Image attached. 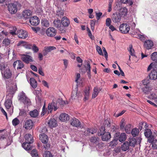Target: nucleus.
Instances as JSON below:
<instances>
[{"label": "nucleus", "mask_w": 157, "mask_h": 157, "mask_svg": "<svg viewBox=\"0 0 157 157\" xmlns=\"http://www.w3.org/2000/svg\"><path fill=\"white\" fill-rule=\"evenodd\" d=\"M7 94L6 95V98L4 105L7 109L10 108L12 109L10 113H13V107L12 104V98L13 95L17 89V84L15 82H12L10 81L7 86Z\"/></svg>", "instance_id": "nucleus-1"}, {"label": "nucleus", "mask_w": 157, "mask_h": 157, "mask_svg": "<svg viewBox=\"0 0 157 157\" xmlns=\"http://www.w3.org/2000/svg\"><path fill=\"white\" fill-rule=\"evenodd\" d=\"M25 142L22 144V147L27 151L31 150L32 147L30 144L33 142V139L32 135L30 134H26L25 136Z\"/></svg>", "instance_id": "nucleus-2"}, {"label": "nucleus", "mask_w": 157, "mask_h": 157, "mask_svg": "<svg viewBox=\"0 0 157 157\" xmlns=\"http://www.w3.org/2000/svg\"><path fill=\"white\" fill-rule=\"evenodd\" d=\"M21 5L17 2H15L13 3L9 4L8 6V9L9 12L11 14L16 13L17 11V9L20 8Z\"/></svg>", "instance_id": "nucleus-3"}, {"label": "nucleus", "mask_w": 157, "mask_h": 157, "mask_svg": "<svg viewBox=\"0 0 157 157\" xmlns=\"http://www.w3.org/2000/svg\"><path fill=\"white\" fill-rule=\"evenodd\" d=\"M39 137L40 140L44 144V148L46 149L49 148L50 145L48 143V136L44 133H42L40 135Z\"/></svg>", "instance_id": "nucleus-4"}, {"label": "nucleus", "mask_w": 157, "mask_h": 157, "mask_svg": "<svg viewBox=\"0 0 157 157\" xmlns=\"http://www.w3.org/2000/svg\"><path fill=\"white\" fill-rule=\"evenodd\" d=\"M19 100L23 103L25 105H29L31 102L30 99L25 95V94L23 92H21L19 95Z\"/></svg>", "instance_id": "nucleus-5"}, {"label": "nucleus", "mask_w": 157, "mask_h": 157, "mask_svg": "<svg viewBox=\"0 0 157 157\" xmlns=\"http://www.w3.org/2000/svg\"><path fill=\"white\" fill-rule=\"evenodd\" d=\"M120 31L123 33H127L130 30V27L128 24L126 23H123L119 26Z\"/></svg>", "instance_id": "nucleus-6"}, {"label": "nucleus", "mask_w": 157, "mask_h": 157, "mask_svg": "<svg viewBox=\"0 0 157 157\" xmlns=\"http://www.w3.org/2000/svg\"><path fill=\"white\" fill-rule=\"evenodd\" d=\"M26 54H22L21 55V59L24 62L28 63L29 62L33 61V58L27 54H30V52H26Z\"/></svg>", "instance_id": "nucleus-7"}, {"label": "nucleus", "mask_w": 157, "mask_h": 157, "mask_svg": "<svg viewBox=\"0 0 157 157\" xmlns=\"http://www.w3.org/2000/svg\"><path fill=\"white\" fill-rule=\"evenodd\" d=\"M57 30L52 27H50L47 29L46 31V33L49 37L54 36L56 34Z\"/></svg>", "instance_id": "nucleus-8"}, {"label": "nucleus", "mask_w": 157, "mask_h": 157, "mask_svg": "<svg viewBox=\"0 0 157 157\" xmlns=\"http://www.w3.org/2000/svg\"><path fill=\"white\" fill-rule=\"evenodd\" d=\"M34 123L32 120H28L25 122L23 127L27 130L32 129L34 125Z\"/></svg>", "instance_id": "nucleus-9"}, {"label": "nucleus", "mask_w": 157, "mask_h": 157, "mask_svg": "<svg viewBox=\"0 0 157 157\" xmlns=\"http://www.w3.org/2000/svg\"><path fill=\"white\" fill-rule=\"evenodd\" d=\"M87 63L86 67L81 69V71L83 73H85L86 71L89 78H90L91 77L90 64L88 62H87Z\"/></svg>", "instance_id": "nucleus-10"}, {"label": "nucleus", "mask_w": 157, "mask_h": 157, "mask_svg": "<svg viewBox=\"0 0 157 157\" xmlns=\"http://www.w3.org/2000/svg\"><path fill=\"white\" fill-rule=\"evenodd\" d=\"M2 74L3 77L5 79L10 78L12 75L11 72L8 68L2 71Z\"/></svg>", "instance_id": "nucleus-11"}, {"label": "nucleus", "mask_w": 157, "mask_h": 157, "mask_svg": "<svg viewBox=\"0 0 157 157\" xmlns=\"http://www.w3.org/2000/svg\"><path fill=\"white\" fill-rule=\"evenodd\" d=\"M105 122L106 123H105V127H101L100 128V129L98 132V134L99 136H102L104 133H106L105 131V127L107 126L108 127H110V122H109L108 121H105Z\"/></svg>", "instance_id": "nucleus-12"}, {"label": "nucleus", "mask_w": 157, "mask_h": 157, "mask_svg": "<svg viewBox=\"0 0 157 157\" xmlns=\"http://www.w3.org/2000/svg\"><path fill=\"white\" fill-rule=\"evenodd\" d=\"M58 108L57 106V104L52 101L51 103L48 104V113H51L53 109L54 111H56Z\"/></svg>", "instance_id": "nucleus-13"}, {"label": "nucleus", "mask_w": 157, "mask_h": 157, "mask_svg": "<svg viewBox=\"0 0 157 157\" xmlns=\"http://www.w3.org/2000/svg\"><path fill=\"white\" fill-rule=\"evenodd\" d=\"M17 35L19 38L23 39L26 38L28 36L27 33L25 30L21 29L17 31Z\"/></svg>", "instance_id": "nucleus-14"}, {"label": "nucleus", "mask_w": 157, "mask_h": 157, "mask_svg": "<svg viewBox=\"0 0 157 157\" xmlns=\"http://www.w3.org/2000/svg\"><path fill=\"white\" fill-rule=\"evenodd\" d=\"M112 19L114 23H118L121 21V16L118 13H115L112 15Z\"/></svg>", "instance_id": "nucleus-15"}, {"label": "nucleus", "mask_w": 157, "mask_h": 157, "mask_svg": "<svg viewBox=\"0 0 157 157\" xmlns=\"http://www.w3.org/2000/svg\"><path fill=\"white\" fill-rule=\"evenodd\" d=\"M29 22L32 25L36 26L39 24L40 21L37 17L34 16L30 18Z\"/></svg>", "instance_id": "nucleus-16"}, {"label": "nucleus", "mask_w": 157, "mask_h": 157, "mask_svg": "<svg viewBox=\"0 0 157 157\" xmlns=\"http://www.w3.org/2000/svg\"><path fill=\"white\" fill-rule=\"evenodd\" d=\"M56 48L54 46H45L43 50V54L44 56H46L49 52L52 50L56 49Z\"/></svg>", "instance_id": "nucleus-17"}, {"label": "nucleus", "mask_w": 157, "mask_h": 157, "mask_svg": "<svg viewBox=\"0 0 157 157\" xmlns=\"http://www.w3.org/2000/svg\"><path fill=\"white\" fill-rule=\"evenodd\" d=\"M153 42L151 40H146L144 42V47L147 49H151L153 47Z\"/></svg>", "instance_id": "nucleus-18"}, {"label": "nucleus", "mask_w": 157, "mask_h": 157, "mask_svg": "<svg viewBox=\"0 0 157 157\" xmlns=\"http://www.w3.org/2000/svg\"><path fill=\"white\" fill-rule=\"evenodd\" d=\"M61 23L64 27H67L70 24V21L67 17H64L61 19Z\"/></svg>", "instance_id": "nucleus-19"}, {"label": "nucleus", "mask_w": 157, "mask_h": 157, "mask_svg": "<svg viewBox=\"0 0 157 157\" xmlns=\"http://www.w3.org/2000/svg\"><path fill=\"white\" fill-rule=\"evenodd\" d=\"M13 65L14 68L17 66V69H21L24 67L23 63L19 60L15 61L13 63Z\"/></svg>", "instance_id": "nucleus-20"}, {"label": "nucleus", "mask_w": 157, "mask_h": 157, "mask_svg": "<svg viewBox=\"0 0 157 157\" xmlns=\"http://www.w3.org/2000/svg\"><path fill=\"white\" fill-rule=\"evenodd\" d=\"M49 126L51 128L56 127L57 125V121L55 118H51L48 122Z\"/></svg>", "instance_id": "nucleus-21"}, {"label": "nucleus", "mask_w": 157, "mask_h": 157, "mask_svg": "<svg viewBox=\"0 0 157 157\" xmlns=\"http://www.w3.org/2000/svg\"><path fill=\"white\" fill-rule=\"evenodd\" d=\"M71 124L73 126H75L76 127H80L81 125L80 121L77 118H74V119L72 118Z\"/></svg>", "instance_id": "nucleus-22"}, {"label": "nucleus", "mask_w": 157, "mask_h": 157, "mask_svg": "<svg viewBox=\"0 0 157 157\" xmlns=\"http://www.w3.org/2000/svg\"><path fill=\"white\" fill-rule=\"evenodd\" d=\"M149 77L150 79L155 80L157 78V71L155 70H152L149 74Z\"/></svg>", "instance_id": "nucleus-23"}, {"label": "nucleus", "mask_w": 157, "mask_h": 157, "mask_svg": "<svg viewBox=\"0 0 157 157\" xmlns=\"http://www.w3.org/2000/svg\"><path fill=\"white\" fill-rule=\"evenodd\" d=\"M32 15V12L30 10H25L23 13V17L25 18L28 19Z\"/></svg>", "instance_id": "nucleus-24"}, {"label": "nucleus", "mask_w": 157, "mask_h": 157, "mask_svg": "<svg viewBox=\"0 0 157 157\" xmlns=\"http://www.w3.org/2000/svg\"><path fill=\"white\" fill-rule=\"evenodd\" d=\"M130 146L128 142L126 141L123 144L121 148L123 151H126L129 149Z\"/></svg>", "instance_id": "nucleus-25"}, {"label": "nucleus", "mask_w": 157, "mask_h": 157, "mask_svg": "<svg viewBox=\"0 0 157 157\" xmlns=\"http://www.w3.org/2000/svg\"><path fill=\"white\" fill-rule=\"evenodd\" d=\"M90 90L89 87H88L86 88L84 91L85 94L83 100L85 101L88 100L89 99L90 94Z\"/></svg>", "instance_id": "nucleus-26"}, {"label": "nucleus", "mask_w": 157, "mask_h": 157, "mask_svg": "<svg viewBox=\"0 0 157 157\" xmlns=\"http://www.w3.org/2000/svg\"><path fill=\"white\" fill-rule=\"evenodd\" d=\"M111 138V135L109 132H107L102 136L101 139L103 141H107Z\"/></svg>", "instance_id": "nucleus-27"}, {"label": "nucleus", "mask_w": 157, "mask_h": 157, "mask_svg": "<svg viewBox=\"0 0 157 157\" xmlns=\"http://www.w3.org/2000/svg\"><path fill=\"white\" fill-rule=\"evenodd\" d=\"M7 136L6 129L0 130V140H4Z\"/></svg>", "instance_id": "nucleus-28"}, {"label": "nucleus", "mask_w": 157, "mask_h": 157, "mask_svg": "<svg viewBox=\"0 0 157 157\" xmlns=\"http://www.w3.org/2000/svg\"><path fill=\"white\" fill-rule=\"evenodd\" d=\"M101 90V89L99 88H98L97 87H94V92L92 96V98H95L97 96Z\"/></svg>", "instance_id": "nucleus-29"}, {"label": "nucleus", "mask_w": 157, "mask_h": 157, "mask_svg": "<svg viewBox=\"0 0 157 157\" xmlns=\"http://www.w3.org/2000/svg\"><path fill=\"white\" fill-rule=\"evenodd\" d=\"M144 134L145 136L147 138L150 137L152 138L151 135L152 134V132L150 129H148V128L144 129Z\"/></svg>", "instance_id": "nucleus-30"}, {"label": "nucleus", "mask_w": 157, "mask_h": 157, "mask_svg": "<svg viewBox=\"0 0 157 157\" xmlns=\"http://www.w3.org/2000/svg\"><path fill=\"white\" fill-rule=\"evenodd\" d=\"M30 81L31 86L33 88H36L37 86V82L36 80L33 78H31Z\"/></svg>", "instance_id": "nucleus-31"}, {"label": "nucleus", "mask_w": 157, "mask_h": 157, "mask_svg": "<svg viewBox=\"0 0 157 157\" xmlns=\"http://www.w3.org/2000/svg\"><path fill=\"white\" fill-rule=\"evenodd\" d=\"M29 114L32 117L35 118L38 117L39 115V112L37 109H34L29 112Z\"/></svg>", "instance_id": "nucleus-32"}, {"label": "nucleus", "mask_w": 157, "mask_h": 157, "mask_svg": "<svg viewBox=\"0 0 157 157\" xmlns=\"http://www.w3.org/2000/svg\"><path fill=\"white\" fill-rule=\"evenodd\" d=\"M142 90L144 94H148L151 90V87L150 86H143L142 87Z\"/></svg>", "instance_id": "nucleus-33"}, {"label": "nucleus", "mask_w": 157, "mask_h": 157, "mask_svg": "<svg viewBox=\"0 0 157 157\" xmlns=\"http://www.w3.org/2000/svg\"><path fill=\"white\" fill-rule=\"evenodd\" d=\"M149 142L152 144V147L153 149H157V140H154V139L151 138L149 140Z\"/></svg>", "instance_id": "nucleus-34"}, {"label": "nucleus", "mask_w": 157, "mask_h": 157, "mask_svg": "<svg viewBox=\"0 0 157 157\" xmlns=\"http://www.w3.org/2000/svg\"><path fill=\"white\" fill-rule=\"evenodd\" d=\"M148 126L146 122H141L139 123V129L141 131L143 128L144 129L148 128Z\"/></svg>", "instance_id": "nucleus-35"}, {"label": "nucleus", "mask_w": 157, "mask_h": 157, "mask_svg": "<svg viewBox=\"0 0 157 157\" xmlns=\"http://www.w3.org/2000/svg\"><path fill=\"white\" fill-rule=\"evenodd\" d=\"M127 13V10L125 7L121 8L120 10L119 13H118L121 16H124L126 15Z\"/></svg>", "instance_id": "nucleus-36"}, {"label": "nucleus", "mask_w": 157, "mask_h": 157, "mask_svg": "<svg viewBox=\"0 0 157 157\" xmlns=\"http://www.w3.org/2000/svg\"><path fill=\"white\" fill-rule=\"evenodd\" d=\"M128 140L129 145L132 147L135 146L137 142L136 139L134 138H130Z\"/></svg>", "instance_id": "nucleus-37"}, {"label": "nucleus", "mask_w": 157, "mask_h": 157, "mask_svg": "<svg viewBox=\"0 0 157 157\" xmlns=\"http://www.w3.org/2000/svg\"><path fill=\"white\" fill-rule=\"evenodd\" d=\"M131 132L133 136L135 137L138 135L139 132V129L136 128H135L132 130Z\"/></svg>", "instance_id": "nucleus-38"}, {"label": "nucleus", "mask_w": 157, "mask_h": 157, "mask_svg": "<svg viewBox=\"0 0 157 157\" xmlns=\"http://www.w3.org/2000/svg\"><path fill=\"white\" fill-rule=\"evenodd\" d=\"M127 138V136L124 133H121L120 136L119 140L121 142L124 141Z\"/></svg>", "instance_id": "nucleus-39"}, {"label": "nucleus", "mask_w": 157, "mask_h": 157, "mask_svg": "<svg viewBox=\"0 0 157 157\" xmlns=\"http://www.w3.org/2000/svg\"><path fill=\"white\" fill-rule=\"evenodd\" d=\"M90 141L93 143L95 144H99V139L97 137H92L90 139Z\"/></svg>", "instance_id": "nucleus-40"}, {"label": "nucleus", "mask_w": 157, "mask_h": 157, "mask_svg": "<svg viewBox=\"0 0 157 157\" xmlns=\"http://www.w3.org/2000/svg\"><path fill=\"white\" fill-rule=\"evenodd\" d=\"M61 21L59 20L55 19L53 22L54 26L57 28L60 27L61 26Z\"/></svg>", "instance_id": "nucleus-41"}, {"label": "nucleus", "mask_w": 157, "mask_h": 157, "mask_svg": "<svg viewBox=\"0 0 157 157\" xmlns=\"http://www.w3.org/2000/svg\"><path fill=\"white\" fill-rule=\"evenodd\" d=\"M64 14V11L61 8H58L56 13V15L59 17L63 16Z\"/></svg>", "instance_id": "nucleus-42"}, {"label": "nucleus", "mask_w": 157, "mask_h": 157, "mask_svg": "<svg viewBox=\"0 0 157 157\" xmlns=\"http://www.w3.org/2000/svg\"><path fill=\"white\" fill-rule=\"evenodd\" d=\"M41 24L43 26L46 27H48L49 26L48 21L45 19L41 20Z\"/></svg>", "instance_id": "nucleus-43"}, {"label": "nucleus", "mask_w": 157, "mask_h": 157, "mask_svg": "<svg viewBox=\"0 0 157 157\" xmlns=\"http://www.w3.org/2000/svg\"><path fill=\"white\" fill-rule=\"evenodd\" d=\"M78 94L77 90H74L72 91L71 96L72 99H76L78 98Z\"/></svg>", "instance_id": "nucleus-44"}, {"label": "nucleus", "mask_w": 157, "mask_h": 157, "mask_svg": "<svg viewBox=\"0 0 157 157\" xmlns=\"http://www.w3.org/2000/svg\"><path fill=\"white\" fill-rule=\"evenodd\" d=\"M128 50L131 56H134L135 51L134 49L132 48V45H129Z\"/></svg>", "instance_id": "nucleus-45"}, {"label": "nucleus", "mask_w": 157, "mask_h": 157, "mask_svg": "<svg viewBox=\"0 0 157 157\" xmlns=\"http://www.w3.org/2000/svg\"><path fill=\"white\" fill-rule=\"evenodd\" d=\"M131 125L130 124H128V125L126 126L125 127V130L126 133H127L128 134H129L131 133Z\"/></svg>", "instance_id": "nucleus-46"}, {"label": "nucleus", "mask_w": 157, "mask_h": 157, "mask_svg": "<svg viewBox=\"0 0 157 157\" xmlns=\"http://www.w3.org/2000/svg\"><path fill=\"white\" fill-rule=\"evenodd\" d=\"M20 121L18 119V118H14L12 121V123L13 125L15 126L20 123Z\"/></svg>", "instance_id": "nucleus-47"}, {"label": "nucleus", "mask_w": 157, "mask_h": 157, "mask_svg": "<svg viewBox=\"0 0 157 157\" xmlns=\"http://www.w3.org/2000/svg\"><path fill=\"white\" fill-rule=\"evenodd\" d=\"M151 58L152 60L154 61H157V52L153 53L151 55Z\"/></svg>", "instance_id": "nucleus-48"}, {"label": "nucleus", "mask_w": 157, "mask_h": 157, "mask_svg": "<svg viewBox=\"0 0 157 157\" xmlns=\"http://www.w3.org/2000/svg\"><path fill=\"white\" fill-rule=\"evenodd\" d=\"M150 81L148 79H144L142 81V85L144 86H149Z\"/></svg>", "instance_id": "nucleus-49"}, {"label": "nucleus", "mask_w": 157, "mask_h": 157, "mask_svg": "<svg viewBox=\"0 0 157 157\" xmlns=\"http://www.w3.org/2000/svg\"><path fill=\"white\" fill-rule=\"evenodd\" d=\"M31 154L33 157H39L37 151L36 149H33L31 151Z\"/></svg>", "instance_id": "nucleus-50"}, {"label": "nucleus", "mask_w": 157, "mask_h": 157, "mask_svg": "<svg viewBox=\"0 0 157 157\" xmlns=\"http://www.w3.org/2000/svg\"><path fill=\"white\" fill-rule=\"evenodd\" d=\"M65 27H64L63 26H60V27L58 28L60 33H64L66 32V30Z\"/></svg>", "instance_id": "nucleus-51"}, {"label": "nucleus", "mask_w": 157, "mask_h": 157, "mask_svg": "<svg viewBox=\"0 0 157 157\" xmlns=\"http://www.w3.org/2000/svg\"><path fill=\"white\" fill-rule=\"evenodd\" d=\"M53 156L51 153L48 151L44 152L43 154V157H52Z\"/></svg>", "instance_id": "nucleus-52"}, {"label": "nucleus", "mask_w": 157, "mask_h": 157, "mask_svg": "<svg viewBox=\"0 0 157 157\" xmlns=\"http://www.w3.org/2000/svg\"><path fill=\"white\" fill-rule=\"evenodd\" d=\"M8 67H7V65L5 64L2 63L0 64V70L2 71L4 70L6 68H7Z\"/></svg>", "instance_id": "nucleus-53"}, {"label": "nucleus", "mask_w": 157, "mask_h": 157, "mask_svg": "<svg viewBox=\"0 0 157 157\" xmlns=\"http://www.w3.org/2000/svg\"><path fill=\"white\" fill-rule=\"evenodd\" d=\"M10 40L9 39H5L3 40V43L5 46H8L10 44Z\"/></svg>", "instance_id": "nucleus-54"}, {"label": "nucleus", "mask_w": 157, "mask_h": 157, "mask_svg": "<svg viewBox=\"0 0 157 157\" xmlns=\"http://www.w3.org/2000/svg\"><path fill=\"white\" fill-rule=\"evenodd\" d=\"M19 115L21 117H25L26 115V111L24 109H20Z\"/></svg>", "instance_id": "nucleus-55"}, {"label": "nucleus", "mask_w": 157, "mask_h": 157, "mask_svg": "<svg viewBox=\"0 0 157 157\" xmlns=\"http://www.w3.org/2000/svg\"><path fill=\"white\" fill-rule=\"evenodd\" d=\"M96 49L98 53L100 55H103L102 50L100 47L98 46V45H96Z\"/></svg>", "instance_id": "nucleus-56"}, {"label": "nucleus", "mask_w": 157, "mask_h": 157, "mask_svg": "<svg viewBox=\"0 0 157 157\" xmlns=\"http://www.w3.org/2000/svg\"><path fill=\"white\" fill-rule=\"evenodd\" d=\"M117 144V140L114 139L110 142V145L112 147L115 146Z\"/></svg>", "instance_id": "nucleus-57"}, {"label": "nucleus", "mask_w": 157, "mask_h": 157, "mask_svg": "<svg viewBox=\"0 0 157 157\" xmlns=\"http://www.w3.org/2000/svg\"><path fill=\"white\" fill-rule=\"evenodd\" d=\"M111 23V20L110 18H108L106 20V25L107 26L109 27L110 26Z\"/></svg>", "instance_id": "nucleus-58"}, {"label": "nucleus", "mask_w": 157, "mask_h": 157, "mask_svg": "<svg viewBox=\"0 0 157 157\" xmlns=\"http://www.w3.org/2000/svg\"><path fill=\"white\" fill-rule=\"evenodd\" d=\"M149 98L151 99L154 100L155 101L156 98H157V97L155 93H152L150 95Z\"/></svg>", "instance_id": "nucleus-59"}, {"label": "nucleus", "mask_w": 157, "mask_h": 157, "mask_svg": "<svg viewBox=\"0 0 157 157\" xmlns=\"http://www.w3.org/2000/svg\"><path fill=\"white\" fill-rule=\"evenodd\" d=\"M70 117V116L66 113H63L60 115L59 118H67Z\"/></svg>", "instance_id": "nucleus-60"}, {"label": "nucleus", "mask_w": 157, "mask_h": 157, "mask_svg": "<svg viewBox=\"0 0 157 157\" xmlns=\"http://www.w3.org/2000/svg\"><path fill=\"white\" fill-rule=\"evenodd\" d=\"M32 48L34 52H37L38 51L39 49L35 44L32 46Z\"/></svg>", "instance_id": "nucleus-61"}, {"label": "nucleus", "mask_w": 157, "mask_h": 157, "mask_svg": "<svg viewBox=\"0 0 157 157\" xmlns=\"http://www.w3.org/2000/svg\"><path fill=\"white\" fill-rule=\"evenodd\" d=\"M26 42L23 41H21L19 42L17 44V46H24L25 47V44H26Z\"/></svg>", "instance_id": "nucleus-62"}, {"label": "nucleus", "mask_w": 157, "mask_h": 157, "mask_svg": "<svg viewBox=\"0 0 157 157\" xmlns=\"http://www.w3.org/2000/svg\"><path fill=\"white\" fill-rule=\"evenodd\" d=\"M16 30L17 29L16 27H13V29L12 30H10V33L13 35H16Z\"/></svg>", "instance_id": "nucleus-63"}, {"label": "nucleus", "mask_w": 157, "mask_h": 157, "mask_svg": "<svg viewBox=\"0 0 157 157\" xmlns=\"http://www.w3.org/2000/svg\"><path fill=\"white\" fill-rule=\"evenodd\" d=\"M125 112V111L124 110H123L122 111L121 113H118V114H114V116L115 117H118L122 115Z\"/></svg>", "instance_id": "nucleus-64"}]
</instances>
